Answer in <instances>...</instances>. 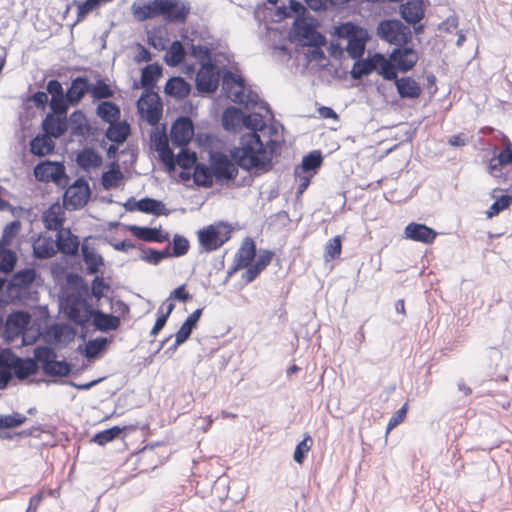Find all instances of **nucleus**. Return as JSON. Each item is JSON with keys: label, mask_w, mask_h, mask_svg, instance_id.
<instances>
[{"label": "nucleus", "mask_w": 512, "mask_h": 512, "mask_svg": "<svg viewBox=\"0 0 512 512\" xmlns=\"http://www.w3.org/2000/svg\"><path fill=\"white\" fill-rule=\"evenodd\" d=\"M281 145L280 137L262 138L258 133H249L242 138V147L234 156L240 167L246 170L260 169L267 171L272 166V158Z\"/></svg>", "instance_id": "obj_1"}, {"label": "nucleus", "mask_w": 512, "mask_h": 512, "mask_svg": "<svg viewBox=\"0 0 512 512\" xmlns=\"http://www.w3.org/2000/svg\"><path fill=\"white\" fill-rule=\"evenodd\" d=\"M232 232L230 224L215 222L197 232L198 241L204 251L212 252L223 246L231 238Z\"/></svg>", "instance_id": "obj_2"}, {"label": "nucleus", "mask_w": 512, "mask_h": 512, "mask_svg": "<svg viewBox=\"0 0 512 512\" xmlns=\"http://www.w3.org/2000/svg\"><path fill=\"white\" fill-rule=\"evenodd\" d=\"M336 32L340 38L347 39L346 51L349 56L353 59H360L364 54L368 40L367 31L351 22H347L338 26Z\"/></svg>", "instance_id": "obj_3"}, {"label": "nucleus", "mask_w": 512, "mask_h": 512, "mask_svg": "<svg viewBox=\"0 0 512 512\" xmlns=\"http://www.w3.org/2000/svg\"><path fill=\"white\" fill-rule=\"evenodd\" d=\"M38 360L22 359L16 356L10 349L0 351V365L4 366L10 373H14L19 380H24L38 371Z\"/></svg>", "instance_id": "obj_4"}, {"label": "nucleus", "mask_w": 512, "mask_h": 512, "mask_svg": "<svg viewBox=\"0 0 512 512\" xmlns=\"http://www.w3.org/2000/svg\"><path fill=\"white\" fill-rule=\"evenodd\" d=\"M379 37L395 46H404L412 39V33L409 27L398 20H384L378 28Z\"/></svg>", "instance_id": "obj_5"}, {"label": "nucleus", "mask_w": 512, "mask_h": 512, "mask_svg": "<svg viewBox=\"0 0 512 512\" xmlns=\"http://www.w3.org/2000/svg\"><path fill=\"white\" fill-rule=\"evenodd\" d=\"M34 356L38 360L45 374L50 376L64 377L71 372V366L66 361L56 360L55 351L47 346L37 347Z\"/></svg>", "instance_id": "obj_6"}, {"label": "nucleus", "mask_w": 512, "mask_h": 512, "mask_svg": "<svg viewBox=\"0 0 512 512\" xmlns=\"http://www.w3.org/2000/svg\"><path fill=\"white\" fill-rule=\"evenodd\" d=\"M322 161L320 152L313 151L305 156L302 163L295 168L294 174L298 181L299 194H302L308 188L317 169L322 165Z\"/></svg>", "instance_id": "obj_7"}, {"label": "nucleus", "mask_w": 512, "mask_h": 512, "mask_svg": "<svg viewBox=\"0 0 512 512\" xmlns=\"http://www.w3.org/2000/svg\"><path fill=\"white\" fill-rule=\"evenodd\" d=\"M209 163L218 182L234 180L238 175V163L222 152H210Z\"/></svg>", "instance_id": "obj_8"}, {"label": "nucleus", "mask_w": 512, "mask_h": 512, "mask_svg": "<svg viewBox=\"0 0 512 512\" xmlns=\"http://www.w3.org/2000/svg\"><path fill=\"white\" fill-rule=\"evenodd\" d=\"M503 146V149L489 160L487 171L494 178L509 181L511 178L504 172V168L512 164V142L507 136L503 137Z\"/></svg>", "instance_id": "obj_9"}, {"label": "nucleus", "mask_w": 512, "mask_h": 512, "mask_svg": "<svg viewBox=\"0 0 512 512\" xmlns=\"http://www.w3.org/2000/svg\"><path fill=\"white\" fill-rule=\"evenodd\" d=\"M160 17L167 23L184 24L190 14V4L183 0H162Z\"/></svg>", "instance_id": "obj_10"}, {"label": "nucleus", "mask_w": 512, "mask_h": 512, "mask_svg": "<svg viewBox=\"0 0 512 512\" xmlns=\"http://www.w3.org/2000/svg\"><path fill=\"white\" fill-rule=\"evenodd\" d=\"M139 114L151 126H156L161 117L163 106L159 96L156 93H147L137 102Z\"/></svg>", "instance_id": "obj_11"}, {"label": "nucleus", "mask_w": 512, "mask_h": 512, "mask_svg": "<svg viewBox=\"0 0 512 512\" xmlns=\"http://www.w3.org/2000/svg\"><path fill=\"white\" fill-rule=\"evenodd\" d=\"M93 313L94 310L85 299L80 297L68 299L67 315L75 324L85 326L92 318Z\"/></svg>", "instance_id": "obj_12"}, {"label": "nucleus", "mask_w": 512, "mask_h": 512, "mask_svg": "<svg viewBox=\"0 0 512 512\" xmlns=\"http://www.w3.org/2000/svg\"><path fill=\"white\" fill-rule=\"evenodd\" d=\"M90 195L89 186L81 180H77L69 186L64 194V204L71 209L82 208L88 201Z\"/></svg>", "instance_id": "obj_13"}, {"label": "nucleus", "mask_w": 512, "mask_h": 512, "mask_svg": "<svg viewBox=\"0 0 512 512\" xmlns=\"http://www.w3.org/2000/svg\"><path fill=\"white\" fill-rule=\"evenodd\" d=\"M34 175L39 181L60 184L65 177V168L61 163L45 161L35 166Z\"/></svg>", "instance_id": "obj_14"}, {"label": "nucleus", "mask_w": 512, "mask_h": 512, "mask_svg": "<svg viewBox=\"0 0 512 512\" xmlns=\"http://www.w3.org/2000/svg\"><path fill=\"white\" fill-rule=\"evenodd\" d=\"M194 135V126L190 118L180 117L177 119L170 132V138L175 146H186Z\"/></svg>", "instance_id": "obj_15"}, {"label": "nucleus", "mask_w": 512, "mask_h": 512, "mask_svg": "<svg viewBox=\"0 0 512 512\" xmlns=\"http://www.w3.org/2000/svg\"><path fill=\"white\" fill-rule=\"evenodd\" d=\"M151 147L158 153L161 161L169 170L175 168V157L169 147V142L165 131H155L151 135Z\"/></svg>", "instance_id": "obj_16"}, {"label": "nucleus", "mask_w": 512, "mask_h": 512, "mask_svg": "<svg viewBox=\"0 0 512 512\" xmlns=\"http://www.w3.org/2000/svg\"><path fill=\"white\" fill-rule=\"evenodd\" d=\"M196 85L201 92H214L219 85V72L212 63H205L196 76Z\"/></svg>", "instance_id": "obj_17"}, {"label": "nucleus", "mask_w": 512, "mask_h": 512, "mask_svg": "<svg viewBox=\"0 0 512 512\" xmlns=\"http://www.w3.org/2000/svg\"><path fill=\"white\" fill-rule=\"evenodd\" d=\"M161 3L162 0H136L131 5V13L138 22L158 18Z\"/></svg>", "instance_id": "obj_18"}, {"label": "nucleus", "mask_w": 512, "mask_h": 512, "mask_svg": "<svg viewBox=\"0 0 512 512\" xmlns=\"http://www.w3.org/2000/svg\"><path fill=\"white\" fill-rule=\"evenodd\" d=\"M390 60L393 62L396 71L407 72L411 70L418 61L417 52L409 47L398 46L390 54Z\"/></svg>", "instance_id": "obj_19"}, {"label": "nucleus", "mask_w": 512, "mask_h": 512, "mask_svg": "<svg viewBox=\"0 0 512 512\" xmlns=\"http://www.w3.org/2000/svg\"><path fill=\"white\" fill-rule=\"evenodd\" d=\"M256 255V245L252 238H246L235 254L232 272L249 268Z\"/></svg>", "instance_id": "obj_20"}, {"label": "nucleus", "mask_w": 512, "mask_h": 512, "mask_svg": "<svg viewBox=\"0 0 512 512\" xmlns=\"http://www.w3.org/2000/svg\"><path fill=\"white\" fill-rule=\"evenodd\" d=\"M404 235L405 238L412 241L431 244L434 242L437 232L425 224L412 222L405 227Z\"/></svg>", "instance_id": "obj_21"}, {"label": "nucleus", "mask_w": 512, "mask_h": 512, "mask_svg": "<svg viewBox=\"0 0 512 512\" xmlns=\"http://www.w3.org/2000/svg\"><path fill=\"white\" fill-rule=\"evenodd\" d=\"M42 128L50 137H61L68 129L67 115L48 113L42 122Z\"/></svg>", "instance_id": "obj_22"}, {"label": "nucleus", "mask_w": 512, "mask_h": 512, "mask_svg": "<svg viewBox=\"0 0 512 512\" xmlns=\"http://www.w3.org/2000/svg\"><path fill=\"white\" fill-rule=\"evenodd\" d=\"M244 124L247 128L251 129V133L260 132L262 138L267 137H280L278 130L273 125H266L264 117L259 113H252L244 117Z\"/></svg>", "instance_id": "obj_23"}, {"label": "nucleus", "mask_w": 512, "mask_h": 512, "mask_svg": "<svg viewBox=\"0 0 512 512\" xmlns=\"http://www.w3.org/2000/svg\"><path fill=\"white\" fill-rule=\"evenodd\" d=\"M30 320L31 317L29 313L24 311L14 312L8 316L5 323V330L9 335L18 337L29 325Z\"/></svg>", "instance_id": "obj_24"}, {"label": "nucleus", "mask_w": 512, "mask_h": 512, "mask_svg": "<svg viewBox=\"0 0 512 512\" xmlns=\"http://www.w3.org/2000/svg\"><path fill=\"white\" fill-rule=\"evenodd\" d=\"M274 257V252L265 250L257 258L254 264L242 274L243 281L248 284L253 282L259 274L266 269Z\"/></svg>", "instance_id": "obj_25"}, {"label": "nucleus", "mask_w": 512, "mask_h": 512, "mask_svg": "<svg viewBox=\"0 0 512 512\" xmlns=\"http://www.w3.org/2000/svg\"><path fill=\"white\" fill-rule=\"evenodd\" d=\"M130 232L133 236L139 240L146 242H157L163 243L169 241V234L158 228L141 227V226H130Z\"/></svg>", "instance_id": "obj_26"}, {"label": "nucleus", "mask_w": 512, "mask_h": 512, "mask_svg": "<svg viewBox=\"0 0 512 512\" xmlns=\"http://www.w3.org/2000/svg\"><path fill=\"white\" fill-rule=\"evenodd\" d=\"M64 221L65 210L58 203L52 204L43 214V222L48 230L59 231L63 229Z\"/></svg>", "instance_id": "obj_27"}, {"label": "nucleus", "mask_w": 512, "mask_h": 512, "mask_svg": "<svg viewBox=\"0 0 512 512\" xmlns=\"http://www.w3.org/2000/svg\"><path fill=\"white\" fill-rule=\"evenodd\" d=\"M57 251L66 255H75L79 249L78 237L73 235L69 229H60L56 238Z\"/></svg>", "instance_id": "obj_28"}, {"label": "nucleus", "mask_w": 512, "mask_h": 512, "mask_svg": "<svg viewBox=\"0 0 512 512\" xmlns=\"http://www.w3.org/2000/svg\"><path fill=\"white\" fill-rule=\"evenodd\" d=\"M33 251L37 258H50L57 253L56 240L51 236L41 234L33 242Z\"/></svg>", "instance_id": "obj_29"}, {"label": "nucleus", "mask_w": 512, "mask_h": 512, "mask_svg": "<svg viewBox=\"0 0 512 512\" xmlns=\"http://www.w3.org/2000/svg\"><path fill=\"white\" fill-rule=\"evenodd\" d=\"M89 92V80L86 77H76L72 80L66 96L70 105L75 106L80 103L86 93Z\"/></svg>", "instance_id": "obj_30"}, {"label": "nucleus", "mask_w": 512, "mask_h": 512, "mask_svg": "<svg viewBox=\"0 0 512 512\" xmlns=\"http://www.w3.org/2000/svg\"><path fill=\"white\" fill-rule=\"evenodd\" d=\"M401 98H418L422 92L420 85L411 77L393 79Z\"/></svg>", "instance_id": "obj_31"}, {"label": "nucleus", "mask_w": 512, "mask_h": 512, "mask_svg": "<svg viewBox=\"0 0 512 512\" xmlns=\"http://www.w3.org/2000/svg\"><path fill=\"white\" fill-rule=\"evenodd\" d=\"M372 65L375 66L374 71L381 75L385 80L396 79V69L393 62L380 53L372 55Z\"/></svg>", "instance_id": "obj_32"}, {"label": "nucleus", "mask_w": 512, "mask_h": 512, "mask_svg": "<svg viewBox=\"0 0 512 512\" xmlns=\"http://www.w3.org/2000/svg\"><path fill=\"white\" fill-rule=\"evenodd\" d=\"M77 164L85 171L99 168L103 159L102 156L92 148H85L80 151L76 158Z\"/></svg>", "instance_id": "obj_33"}, {"label": "nucleus", "mask_w": 512, "mask_h": 512, "mask_svg": "<svg viewBox=\"0 0 512 512\" xmlns=\"http://www.w3.org/2000/svg\"><path fill=\"white\" fill-rule=\"evenodd\" d=\"M92 318L93 325L100 331L116 330L121 324L119 317L106 314L100 310H94Z\"/></svg>", "instance_id": "obj_34"}, {"label": "nucleus", "mask_w": 512, "mask_h": 512, "mask_svg": "<svg viewBox=\"0 0 512 512\" xmlns=\"http://www.w3.org/2000/svg\"><path fill=\"white\" fill-rule=\"evenodd\" d=\"M69 126L73 136H86L90 132V125L85 114L80 111H74L69 117Z\"/></svg>", "instance_id": "obj_35"}, {"label": "nucleus", "mask_w": 512, "mask_h": 512, "mask_svg": "<svg viewBox=\"0 0 512 512\" xmlns=\"http://www.w3.org/2000/svg\"><path fill=\"white\" fill-rule=\"evenodd\" d=\"M97 115L106 123H114L119 120L120 108L111 101L101 102L96 109Z\"/></svg>", "instance_id": "obj_36"}, {"label": "nucleus", "mask_w": 512, "mask_h": 512, "mask_svg": "<svg viewBox=\"0 0 512 512\" xmlns=\"http://www.w3.org/2000/svg\"><path fill=\"white\" fill-rule=\"evenodd\" d=\"M165 92L170 96L182 99L189 94L190 86L183 78L173 77L167 81Z\"/></svg>", "instance_id": "obj_37"}, {"label": "nucleus", "mask_w": 512, "mask_h": 512, "mask_svg": "<svg viewBox=\"0 0 512 512\" xmlns=\"http://www.w3.org/2000/svg\"><path fill=\"white\" fill-rule=\"evenodd\" d=\"M55 145L51 137L46 135H38L31 140L30 150L34 155L45 156L50 154Z\"/></svg>", "instance_id": "obj_38"}, {"label": "nucleus", "mask_w": 512, "mask_h": 512, "mask_svg": "<svg viewBox=\"0 0 512 512\" xmlns=\"http://www.w3.org/2000/svg\"><path fill=\"white\" fill-rule=\"evenodd\" d=\"M130 134V126L125 121L111 123L107 129V138L115 143L121 144L126 141Z\"/></svg>", "instance_id": "obj_39"}, {"label": "nucleus", "mask_w": 512, "mask_h": 512, "mask_svg": "<svg viewBox=\"0 0 512 512\" xmlns=\"http://www.w3.org/2000/svg\"><path fill=\"white\" fill-rule=\"evenodd\" d=\"M507 182L509 184V188L505 189L507 194L496 199V201L489 207L486 212L487 218L491 219L497 216L512 204V178Z\"/></svg>", "instance_id": "obj_40"}, {"label": "nucleus", "mask_w": 512, "mask_h": 512, "mask_svg": "<svg viewBox=\"0 0 512 512\" xmlns=\"http://www.w3.org/2000/svg\"><path fill=\"white\" fill-rule=\"evenodd\" d=\"M211 166L202 163H197L194 167L193 179L198 186L209 188L213 185L214 179Z\"/></svg>", "instance_id": "obj_41"}, {"label": "nucleus", "mask_w": 512, "mask_h": 512, "mask_svg": "<svg viewBox=\"0 0 512 512\" xmlns=\"http://www.w3.org/2000/svg\"><path fill=\"white\" fill-rule=\"evenodd\" d=\"M137 210L144 213H151L154 215H168V210L165 205L159 201L152 198H143L136 203Z\"/></svg>", "instance_id": "obj_42"}, {"label": "nucleus", "mask_w": 512, "mask_h": 512, "mask_svg": "<svg viewBox=\"0 0 512 512\" xmlns=\"http://www.w3.org/2000/svg\"><path fill=\"white\" fill-rule=\"evenodd\" d=\"M402 17L411 24L418 23L424 15L421 5L416 1H408L401 6Z\"/></svg>", "instance_id": "obj_43"}, {"label": "nucleus", "mask_w": 512, "mask_h": 512, "mask_svg": "<svg viewBox=\"0 0 512 512\" xmlns=\"http://www.w3.org/2000/svg\"><path fill=\"white\" fill-rule=\"evenodd\" d=\"M186 52L180 41H174L165 54V62L169 66L179 65L185 58Z\"/></svg>", "instance_id": "obj_44"}, {"label": "nucleus", "mask_w": 512, "mask_h": 512, "mask_svg": "<svg viewBox=\"0 0 512 512\" xmlns=\"http://www.w3.org/2000/svg\"><path fill=\"white\" fill-rule=\"evenodd\" d=\"M108 344V339L104 337H98L89 340L83 350V355L88 359L96 358L102 351L105 350Z\"/></svg>", "instance_id": "obj_45"}, {"label": "nucleus", "mask_w": 512, "mask_h": 512, "mask_svg": "<svg viewBox=\"0 0 512 512\" xmlns=\"http://www.w3.org/2000/svg\"><path fill=\"white\" fill-rule=\"evenodd\" d=\"M7 246L0 247V271L10 273L14 270L17 263V255L14 251L7 249Z\"/></svg>", "instance_id": "obj_46"}, {"label": "nucleus", "mask_w": 512, "mask_h": 512, "mask_svg": "<svg viewBox=\"0 0 512 512\" xmlns=\"http://www.w3.org/2000/svg\"><path fill=\"white\" fill-rule=\"evenodd\" d=\"M162 76V69L156 64L147 65L142 70L141 84L144 87H150Z\"/></svg>", "instance_id": "obj_47"}, {"label": "nucleus", "mask_w": 512, "mask_h": 512, "mask_svg": "<svg viewBox=\"0 0 512 512\" xmlns=\"http://www.w3.org/2000/svg\"><path fill=\"white\" fill-rule=\"evenodd\" d=\"M125 428L126 427L121 428L118 426H114L112 428L100 431L94 435L92 441L100 446H104L107 443L118 438L121 432L125 430Z\"/></svg>", "instance_id": "obj_48"}, {"label": "nucleus", "mask_w": 512, "mask_h": 512, "mask_svg": "<svg viewBox=\"0 0 512 512\" xmlns=\"http://www.w3.org/2000/svg\"><path fill=\"white\" fill-rule=\"evenodd\" d=\"M36 279V270L27 268L16 272L13 275V284L19 288L30 286Z\"/></svg>", "instance_id": "obj_49"}, {"label": "nucleus", "mask_w": 512, "mask_h": 512, "mask_svg": "<svg viewBox=\"0 0 512 512\" xmlns=\"http://www.w3.org/2000/svg\"><path fill=\"white\" fill-rule=\"evenodd\" d=\"M123 179V174L118 166L112 167L102 175V185L106 190L118 187L120 181Z\"/></svg>", "instance_id": "obj_50"}, {"label": "nucleus", "mask_w": 512, "mask_h": 512, "mask_svg": "<svg viewBox=\"0 0 512 512\" xmlns=\"http://www.w3.org/2000/svg\"><path fill=\"white\" fill-rule=\"evenodd\" d=\"M165 307H166L165 311H163V305L158 310L159 316L156 319L155 324L150 331V335L153 337H155L162 330V328L166 325L170 314L172 313V311L175 308V303L168 302V306H165Z\"/></svg>", "instance_id": "obj_51"}, {"label": "nucleus", "mask_w": 512, "mask_h": 512, "mask_svg": "<svg viewBox=\"0 0 512 512\" xmlns=\"http://www.w3.org/2000/svg\"><path fill=\"white\" fill-rule=\"evenodd\" d=\"M375 66L372 65V56L365 60H357L351 70V76L354 79H360L364 75L372 73Z\"/></svg>", "instance_id": "obj_52"}, {"label": "nucleus", "mask_w": 512, "mask_h": 512, "mask_svg": "<svg viewBox=\"0 0 512 512\" xmlns=\"http://www.w3.org/2000/svg\"><path fill=\"white\" fill-rule=\"evenodd\" d=\"M313 439L309 434H306L301 442L295 448L293 459L298 464H303L306 454L311 450Z\"/></svg>", "instance_id": "obj_53"}, {"label": "nucleus", "mask_w": 512, "mask_h": 512, "mask_svg": "<svg viewBox=\"0 0 512 512\" xmlns=\"http://www.w3.org/2000/svg\"><path fill=\"white\" fill-rule=\"evenodd\" d=\"M342 252V238L335 236L330 239L325 246L324 258L326 261H331L338 258Z\"/></svg>", "instance_id": "obj_54"}, {"label": "nucleus", "mask_w": 512, "mask_h": 512, "mask_svg": "<svg viewBox=\"0 0 512 512\" xmlns=\"http://www.w3.org/2000/svg\"><path fill=\"white\" fill-rule=\"evenodd\" d=\"M89 92L94 99H108L113 97L114 92L103 80H98L92 87L89 86Z\"/></svg>", "instance_id": "obj_55"}, {"label": "nucleus", "mask_w": 512, "mask_h": 512, "mask_svg": "<svg viewBox=\"0 0 512 512\" xmlns=\"http://www.w3.org/2000/svg\"><path fill=\"white\" fill-rule=\"evenodd\" d=\"M192 299V295L186 289V284H182L170 292L168 298L163 302V306H168V302L179 301L186 303Z\"/></svg>", "instance_id": "obj_56"}, {"label": "nucleus", "mask_w": 512, "mask_h": 512, "mask_svg": "<svg viewBox=\"0 0 512 512\" xmlns=\"http://www.w3.org/2000/svg\"><path fill=\"white\" fill-rule=\"evenodd\" d=\"M21 229V222L18 220L8 223L1 236L2 246H9L12 243L13 238L19 233Z\"/></svg>", "instance_id": "obj_57"}, {"label": "nucleus", "mask_w": 512, "mask_h": 512, "mask_svg": "<svg viewBox=\"0 0 512 512\" xmlns=\"http://www.w3.org/2000/svg\"><path fill=\"white\" fill-rule=\"evenodd\" d=\"M70 103L68 102L66 94L61 96L51 97L50 100V108L52 110L51 114H60L67 115V111Z\"/></svg>", "instance_id": "obj_58"}, {"label": "nucleus", "mask_w": 512, "mask_h": 512, "mask_svg": "<svg viewBox=\"0 0 512 512\" xmlns=\"http://www.w3.org/2000/svg\"><path fill=\"white\" fill-rule=\"evenodd\" d=\"M27 420L26 416L20 413H13L0 417V428H14L22 425Z\"/></svg>", "instance_id": "obj_59"}, {"label": "nucleus", "mask_w": 512, "mask_h": 512, "mask_svg": "<svg viewBox=\"0 0 512 512\" xmlns=\"http://www.w3.org/2000/svg\"><path fill=\"white\" fill-rule=\"evenodd\" d=\"M176 163L183 169H189L196 163V155L195 153H190L182 149L175 159V164Z\"/></svg>", "instance_id": "obj_60"}, {"label": "nucleus", "mask_w": 512, "mask_h": 512, "mask_svg": "<svg viewBox=\"0 0 512 512\" xmlns=\"http://www.w3.org/2000/svg\"><path fill=\"white\" fill-rule=\"evenodd\" d=\"M408 404L405 403L389 420L386 428V435H388L395 427L402 423L407 415Z\"/></svg>", "instance_id": "obj_61"}, {"label": "nucleus", "mask_w": 512, "mask_h": 512, "mask_svg": "<svg viewBox=\"0 0 512 512\" xmlns=\"http://www.w3.org/2000/svg\"><path fill=\"white\" fill-rule=\"evenodd\" d=\"M189 250V241L180 235H175L173 238V252L172 255L179 257L185 255Z\"/></svg>", "instance_id": "obj_62"}, {"label": "nucleus", "mask_w": 512, "mask_h": 512, "mask_svg": "<svg viewBox=\"0 0 512 512\" xmlns=\"http://www.w3.org/2000/svg\"><path fill=\"white\" fill-rule=\"evenodd\" d=\"M109 288V285L104 281L103 277H95L92 281V295L98 300L104 296L105 292L108 291Z\"/></svg>", "instance_id": "obj_63"}, {"label": "nucleus", "mask_w": 512, "mask_h": 512, "mask_svg": "<svg viewBox=\"0 0 512 512\" xmlns=\"http://www.w3.org/2000/svg\"><path fill=\"white\" fill-rule=\"evenodd\" d=\"M193 330V328H191L188 324L183 322V324L175 334V345L179 346L183 344L190 337Z\"/></svg>", "instance_id": "obj_64"}]
</instances>
